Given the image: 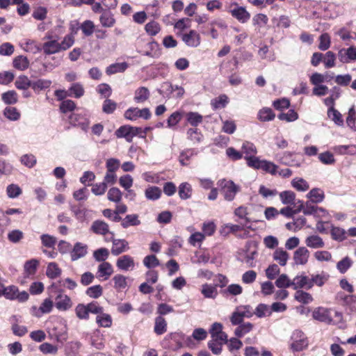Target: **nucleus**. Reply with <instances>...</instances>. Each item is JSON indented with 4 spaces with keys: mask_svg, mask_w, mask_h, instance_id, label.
Listing matches in <instances>:
<instances>
[{
    "mask_svg": "<svg viewBox=\"0 0 356 356\" xmlns=\"http://www.w3.org/2000/svg\"><path fill=\"white\" fill-rule=\"evenodd\" d=\"M74 43V37L72 34L66 35L61 42L58 40L46 41L42 46V51L46 55L54 54L70 49Z\"/></svg>",
    "mask_w": 356,
    "mask_h": 356,
    "instance_id": "nucleus-1",
    "label": "nucleus"
},
{
    "mask_svg": "<svg viewBox=\"0 0 356 356\" xmlns=\"http://www.w3.org/2000/svg\"><path fill=\"white\" fill-rule=\"evenodd\" d=\"M217 184L220 193L227 201H232L240 190V187L231 180L220 179Z\"/></svg>",
    "mask_w": 356,
    "mask_h": 356,
    "instance_id": "nucleus-2",
    "label": "nucleus"
},
{
    "mask_svg": "<svg viewBox=\"0 0 356 356\" xmlns=\"http://www.w3.org/2000/svg\"><path fill=\"white\" fill-rule=\"evenodd\" d=\"M70 123L74 127H78L83 131H87L90 125V118L87 111L77 110L69 117Z\"/></svg>",
    "mask_w": 356,
    "mask_h": 356,
    "instance_id": "nucleus-3",
    "label": "nucleus"
},
{
    "mask_svg": "<svg viewBox=\"0 0 356 356\" xmlns=\"http://www.w3.org/2000/svg\"><path fill=\"white\" fill-rule=\"evenodd\" d=\"M291 340L290 348L293 352H300L308 347L307 337L301 330H294L291 334Z\"/></svg>",
    "mask_w": 356,
    "mask_h": 356,
    "instance_id": "nucleus-4",
    "label": "nucleus"
},
{
    "mask_svg": "<svg viewBox=\"0 0 356 356\" xmlns=\"http://www.w3.org/2000/svg\"><path fill=\"white\" fill-rule=\"evenodd\" d=\"M73 305L71 298L66 294L58 291V295L55 298V307L60 312H65L72 308Z\"/></svg>",
    "mask_w": 356,
    "mask_h": 356,
    "instance_id": "nucleus-5",
    "label": "nucleus"
},
{
    "mask_svg": "<svg viewBox=\"0 0 356 356\" xmlns=\"http://www.w3.org/2000/svg\"><path fill=\"white\" fill-rule=\"evenodd\" d=\"M211 339L220 341L221 343H227V334L222 331V325L220 323H214L209 330Z\"/></svg>",
    "mask_w": 356,
    "mask_h": 356,
    "instance_id": "nucleus-6",
    "label": "nucleus"
},
{
    "mask_svg": "<svg viewBox=\"0 0 356 356\" xmlns=\"http://www.w3.org/2000/svg\"><path fill=\"white\" fill-rule=\"evenodd\" d=\"M309 251L305 247H300L293 252V261L296 265H305L309 258Z\"/></svg>",
    "mask_w": 356,
    "mask_h": 356,
    "instance_id": "nucleus-7",
    "label": "nucleus"
},
{
    "mask_svg": "<svg viewBox=\"0 0 356 356\" xmlns=\"http://www.w3.org/2000/svg\"><path fill=\"white\" fill-rule=\"evenodd\" d=\"M232 16L241 23H246L250 18V13L245 7L236 6L230 10Z\"/></svg>",
    "mask_w": 356,
    "mask_h": 356,
    "instance_id": "nucleus-8",
    "label": "nucleus"
},
{
    "mask_svg": "<svg viewBox=\"0 0 356 356\" xmlns=\"http://www.w3.org/2000/svg\"><path fill=\"white\" fill-rule=\"evenodd\" d=\"M331 312L330 309L324 307H318L313 312L312 316L314 319L321 322L331 323L332 321Z\"/></svg>",
    "mask_w": 356,
    "mask_h": 356,
    "instance_id": "nucleus-9",
    "label": "nucleus"
},
{
    "mask_svg": "<svg viewBox=\"0 0 356 356\" xmlns=\"http://www.w3.org/2000/svg\"><path fill=\"white\" fill-rule=\"evenodd\" d=\"M181 38L186 45L191 47H196L200 44V35L194 30H191L189 33L183 34Z\"/></svg>",
    "mask_w": 356,
    "mask_h": 356,
    "instance_id": "nucleus-10",
    "label": "nucleus"
},
{
    "mask_svg": "<svg viewBox=\"0 0 356 356\" xmlns=\"http://www.w3.org/2000/svg\"><path fill=\"white\" fill-rule=\"evenodd\" d=\"M116 266L120 270L128 271L134 268L135 263L131 256L126 254L118 259Z\"/></svg>",
    "mask_w": 356,
    "mask_h": 356,
    "instance_id": "nucleus-11",
    "label": "nucleus"
},
{
    "mask_svg": "<svg viewBox=\"0 0 356 356\" xmlns=\"http://www.w3.org/2000/svg\"><path fill=\"white\" fill-rule=\"evenodd\" d=\"M54 302L51 298H46L43 300L39 308L35 306L32 307L33 314L40 316L43 314H49L52 311Z\"/></svg>",
    "mask_w": 356,
    "mask_h": 356,
    "instance_id": "nucleus-12",
    "label": "nucleus"
},
{
    "mask_svg": "<svg viewBox=\"0 0 356 356\" xmlns=\"http://www.w3.org/2000/svg\"><path fill=\"white\" fill-rule=\"evenodd\" d=\"M113 273L112 265L108 262H102L98 266L97 277L99 280H107Z\"/></svg>",
    "mask_w": 356,
    "mask_h": 356,
    "instance_id": "nucleus-13",
    "label": "nucleus"
},
{
    "mask_svg": "<svg viewBox=\"0 0 356 356\" xmlns=\"http://www.w3.org/2000/svg\"><path fill=\"white\" fill-rule=\"evenodd\" d=\"M87 249L86 245L80 242L76 243L70 252L72 261H76L85 257L88 252Z\"/></svg>",
    "mask_w": 356,
    "mask_h": 356,
    "instance_id": "nucleus-14",
    "label": "nucleus"
},
{
    "mask_svg": "<svg viewBox=\"0 0 356 356\" xmlns=\"http://www.w3.org/2000/svg\"><path fill=\"white\" fill-rule=\"evenodd\" d=\"M112 243L111 253L115 256L126 252L129 248L128 242L124 239L113 238Z\"/></svg>",
    "mask_w": 356,
    "mask_h": 356,
    "instance_id": "nucleus-15",
    "label": "nucleus"
},
{
    "mask_svg": "<svg viewBox=\"0 0 356 356\" xmlns=\"http://www.w3.org/2000/svg\"><path fill=\"white\" fill-rule=\"evenodd\" d=\"M292 287L293 289L305 288L310 289L312 283L310 279L306 275H297L292 280Z\"/></svg>",
    "mask_w": 356,
    "mask_h": 356,
    "instance_id": "nucleus-16",
    "label": "nucleus"
},
{
    "mask_svg": "<svg viewBox=\"0 0 356 356\" xmlns=\"http://www.w3.org/2000/svg\"><path fill=\"white\" fill-rule=\"evenodd\" d=\"M99 22L103 27L111 28L115 24V19L112 12L108 9H106L101 14Z\"/></svg>",
    "mask_w": 356,
    "mask_h": 356,
    "instance_id": "nucleus-17",
    "label": "nucleus"
},
{
    "mask_svg": "<svg viewBox=\"0 0 356 356\" xmlns=\"http://www.w3.org/2000/svg\"><path fill=\"white\" fill-rule=\"evenodd\" d=\"M273 258L281 266H284L286 265L289 259V254L283 248H279L274 251L273 254Z\"/></svg>",
    "mask_w": 356,
    "mask_h": 356,
    "instance_id": "nucleus-18",
    "label": "nucleus"
},
{
    "mask_svg": "<svg viewBox=\"0 0 356 356\" xmlns=\"http://www.w3.org/2000/svg\"><path fill=\"white\" fill-rule=\"evenodd\" d=\"M90 229L96 234L105 235L109 233V226L104 221L95 220L90 227Z\"/></svg>",
    "mask_w": 356,
    "mask_h": 356,
    "instance_id": "nucleus-19",
    "label": "nucleus"
},
{
    "mask_svg": "<svg viewBox=\"0 0 356 356\" xmlns=\"http://www.w3.org/2000/svg\"><path fill=\"white\" fill-rule=\"evenodd\" d=\"M67 90L69 92V97H74L76 99L82 97L85 93L83 86L79 82L72 83Z\"/></svg>",
    "mask_w": 356,
    "mask_h": 356,
    "instance_id": "nucleus-20",
    "label": "nucleus"
},
{
    "mask_svg": "<svg viewBox=\"0 0 356 356\" xmlns=\"http://www.w3.org/2000/svg\"><path fill=\"white\" fill-rule=\"evenodd\" d=\"M131 130H133L131 126L124 125L118 128L115 134L117 138H124L127 142L131 143L133 140V133Z\"/></svg>",
    "mask_w": 356,
    "mask_h": 356,
    "instance_id": "nucleus-21",
    "label": "nucleus"
},
{
    "mask_svg": "<svg viewBox=\"0 0 356 356\" xmlns=\"http://www.w3.org/2000/svg\"><path fill=\"white\" fill-rule=\"evenodd\" d=\"M149 96L150 92L148 88L141 86L136 90L134 99L138 104H143L149 99Z\"/></svg>",
    "mask_w": 356,
    "mask_h": 356,
    "instance_id": "nucleus-22",
    "label": "nucleus"
},
{
    "mask_svg": "<svg viewBox=\"0 0 356 356\" xmlns=\"http://www.w3.org/2000/svg\"><path fill=\"white\" fill-rule=\"evenodd\" d=\"M305 244L307 247L314 249L321 248L325 245L322 238L318 235H312L307 237Z\"/></svg>",
    "mask_w": 356,
    "mask_h": 356,
    "instance_id": "nucleus-23",
    "label": "nucleus"
},
{
    "mask_svg": "<svg viewBox=\"0 0 356 356\" xmlns=\"http://www.w3.org/2000/svg\"><path fill=\"white\" fill-rule=\"evenodd\" d=\"M201 293L205 298L215 299L218 296L216 286L209 284L202 285Z\"/></svg>",
    "mask_w": 356,
    "mask_h": 356,
    "instance_id": "nucleus-24",
    "label": "nucleus"
},
{
    "mask_svg": "<svg viewBox=\"0 0 356 356\" xmlns=\"http://www.w3.org/2000/svg\"><path fill=\"white\" fill-rule=\"evenodd\" d=\"M307 197L310 199L312 202L320 203L323 201L325 198L324 192L318 188H312L307 195Z\"/></svg>",
    "mask_w": 356,
    "mask_h": 356,
    "instance_id": "nucleus-25",
    "label": "nucleus"
},
{
    "mask_svg": "<svg viewBox=\"0 0 356 356\" xmlns=\"http://www.w3.org/2000/svg\"><path fill=\"white\" fill-rule=\"evenodd\" d=\"M39 261L35 259L28 260L25 262L24 266V270L26 277L33 275L38 267Z\"/></svg>",
    "mask_w": 356,
    "mask_h": 356,
    "instance_id": "nucleus-26",
    "label": "nucleus"
},
{
    "mask_svg": "<svg viewBox=\"0 0 356 356\" xmlns=\"http://www.w3.org/2000/svg\"><path fill=\"white\" fill-rule=\"evenodd\" d=\"M178 194L181 200H188L192 195V187L188 182L181 183L178 188Z\"/></svg>",
    "mask_w": 356,
    "mask_h": 356,
    "instance_id": "nucleus-27",
    "label": "nucleus"
},
{
    "mask_svg": "<svg viewBox=\"0 0 356 356\" xmlns=\"http://www.w3.org/2000/svg\"><path fill=\"white\" fill-rule=\"evenodd\" d=\"M127 67L128 64L125 62L116 63L108 66L106 67V72L108 75H111L119 72H123Z\"/></svg>",
    "mask_w": 356,
    "mask_h": 356,
    "instance_id": "nucleus-28",
    "label": "nucleus"
},
{
    "mask_svg": "<svg viewBox=\"0 0 356 356\" xmlns=\"http://www.w3.org/2000/svg\"><path fill=\"white\" fill-rule=\"evenodd\" d=\"M268 22V18L266 15L258 13L252 17V24L255 26L256 31L259 32L260 29L266 26Z\"/></svg>",
    "mask_w": 356,
    "mask_h": 356,
    "instance_id": "nucleus-29",
    "label": "nucleus"
},
{
    "mask_svg": "<svg viewBox=\"0 0 356 356\" xmlns=\"http://www.w3.org/2000/svg\"><path fill=\"white\" fill-rule=\"evenodd\" d=\"M154 331L158 335H161L167 331V322L164 318L159 316L155 318Z\"/></svg>",
    "mask_w": 356,
    "mask_h": 356,
    "instance_id": "nucleus-30",
    "label": "nucleus"
},
{
    "mask_svg": "<svg viewBox=\"0 0 356 356\" xmlns=\"http://www.w3.org/2000/svg\"><path fill=\"white\" fill-rule=\"evenodd\" d=\"M145 197L152 201H155L160 198L161 190L158 186H149L145 191Z\"/></svg>",
    "mask_w": 356,
    "mask_h": 356,
    "instance_id": "nucleus-31",
    "label": "nucleus"
},
{
    "mask_svg": "<svg viewBox=\"0 0 356 356\" xmlns=\"http://www.w3.org/2000/svg\"><path fill=\"white\" fill-rule=\"evenodd\" d=\"M140 224L137 214H129L122 219L121 225L123 228H127L130 226H137Z\"/></svg>",
    "mask_w": 356,
    "mask_h": 356,
    "instance_id": "nucleus-32",
    "label": "nucleus"
},
{
    "mask_svg": "<svg viewBox=\"0 0 356 356\" xmlns=\"http://www.w3.org/2000/svg\"><path fill=\"white\" fill-rule=\"evenodd\" d=\"M113 287L118 291L124 289L127 286V278L120 274H117L113 277Z\"/></svg>",
    "mask_w": 356,
    "mask_h": 356,
    "instance_id": "nucleus-33",
    "label": "nucleus"
},
{
    "mask_svg": "<svg viewBox=\"0 0 356 356\" xmlns=\"http://www.w3.org/2000/svg\"><path fill=\"white\" fill-rule=\"evenodd\" d=\"M327 115L337 126L342 127L343 125L342 115L334 108H328Z\"/></svg>",
    "mask_w": 356,
    "mask_h": 356,
    "instance_id": "nucleus-34",
    "label": "nucleus"
},
{
    "mask_svg": "<svg viewBox=\"0 0 356 356\" xmlns=\"http://www.w3.org/2000/svg\"><path fill=\"white\" fill-rule=\"evenodd\" d=\"M51 81L48 79H38L32 81L31 88L36 92H39L42 90L47 89L50 87Z\"/></svg>",
    "mask_w": 356,
    "mask_h": 356,
    "instance_id": "nucleus-35",
    "label": "nucleus"
},
{
    "mask_svg": "<svg viewBox=\"0 0 356 356\" xmlns=\"http://www.w3.org/2000/svg\"><path fill=\"white\" fill-rule=\"evenodd\" d=\"M229 102L228 97L223 94L220 95L218 97L213 99L211 102V104L214 109H219L225 108Z\"/></svg>",
    "mask_w": 356,
    "mask_h": 356,
    "instance_id": "nucleus-36",
    "label": "nucleus"
},
{
    "mask_svg": "<svg viewBox=\"0 0 356 356\" xmlns=\"http://www.w3.org/2000/svg\"><path fill=\"white\" fill-rule=\"evenodd\" d=\"M29 61L26 56H18L13 60V66L19 70H24L29 67Z\"/></svg>",
    "mask_w": 356,
    "mask_h": 356,
    "instance_id": "nucleus-37",
    "label": "nucleus"
},
{
    "mask_svg": "<svg viewBox=\"0 0 356 356\" xmlns=\"http://www.w3.org/2000/svg\"><path fill=\"white\" fill-rule=\"evenodd\" d=\"M253 328L251 323L247 322L239 325L234 330V334L238 337H242L245 334L249 333Z\"/></svg>",
    "mask_w": 356,
    "mask_h": 356,
    "instance_id": "nucleus-38",
    "label": "nucleus"
},
{
    "mask_svg": "<svg viewBox=\"0 0 356 356\" xmlns=\"http://www.w3.org/2000/svg\"><path fill=\"white\" fill-rule=\"evenodd\" d=\"M295 299L299 302L309 304L313 301L312 295L302 290H298L294 296Z\"/></svg>",
    "mask_w": 356,
    "mask_h": 356,
    "instance_id": "nucleus-39",
    "label": "nucleus"
},
{
    "mask_svg": "<svg viewBox=\"0 0 356 356\" xmlns=\"http://www.w3.org/2000/svg\"><path fill=\"white\" fill-rule=\"evenodd\" d=\"M328 278H329V275L324 272H322L320 274L312 275V278L310 279V282L312 283V287L314 284H316L318 286H323L325 283V282L328 280Z\"/></svg>",
    "mask_w": 356,
    "mask_h": 356,
    "instance_id": "nucleus-40",
    "label": "nucleus"
},
{
    "mask_svg": "<svg viewBox=\"0 0 356 356\" xmlns=\"http://www.w3.org/2000/svg\"><path fill=\"white\" fill-rule=\"evenodd\" d=\"M254 312L258 318H264L271 315L270 306L263 303L259 304Z\"/></svg>",
    "mask_w": 356,
    "mask_h": 356,
    "instance_id": "nucleus-41",
    "label": "nucleus"
},
{
    "mask_svg": "<svg viewBox=\"0 0 356 356\" xmlns=\"http://www.w3.org/2000/svg\"><path fill=\"white\" fill-rule=\"evenodd\" d=\"M46 274L48 277L55 279L61 274V270L56 263L51 262L47 266Z\"/></svg>",
    "mask_w": 356,
    "mask_h": 356,
    "instance_id": "nucleus-42",
    "label": "nucleus"
},
{
    "mask_svg": "<svg viewBox=\"0 0 356 356\" xmlns=\"http://www.w3.org/2000/svg\"><path fill=\"white\" fill-rule=\"evenodd\" d=\"M122 195V192L116 187L110 188L107 193L108 200L115 203H119L121 201Z\"/></svg>",
    "mask_w": 356,
    "mask_h": 356,
    "instance_id": "nucleus-43",
    "label": "nucleus"
},
{
    "mask_svg": "<svg viewBox=\"0 0 356 356\" xmlns=\"http://www.w3.org/2000/svg\"><path fill=\"white\" fill-rule=\"evenodd\" d=\"M1 99L6 104H14L17 102V94L15 90H9L2 94Z\"/></svg>",
    "mask_w": 356,
    "mask_h": 356,
    "instance_id": "nucleus-44",
    "label": "nucleus"
},
{
    "mask_svg": "<svg viewBox=\"0 0 356 356\" xmlns=\"http://www.w3.org/2000/svg\"><path fill=\"white\" fill-rule=\"evenodd\" d=\"M234 214L241 220V222L246 223L248 225L251 222L250 219L248 217V209L245 207L241 206L236 208L234 211Z\"/></svg>",
    "mask_w": 356,
    "mask_h": 356,
    "instance_id": "nucleus-45",
    "label": "nucleus"
},
{
    "mask_svg": "<svg viewBox=\"0 0 356 356\" xmlns=\"http://www.w3.org/2000/svg\"><path fill=\"white\" fill-rule=\"evenodd\" d=\"M32 81L26 76H21L15 81V87L19 90H26L29 87L31 88Z\"/></svg>",
    "mask_w": 356,
    "mask_h": 356,
    "instance_id": "nucleus-46",
    "label": "nucleus"
},
{
    "mask_svg": "<svg viewBox=\"0 0 356 356\" xmlns=\"http://www.w3.org/2000/svg\"><path fill=\"white\" fill-rule=\"evenodd\" d=\"M145 30L149 35L154 36L161 31V26L157 22L153 20L145 25Z\"/></svg>",
    "mask_w": 356,
    "mask_h": 356,
    "instance_id": "nucleus-47",
    "label": "nucleus"
},
{
    "mask_svg": "<svg viewBox=\"0 0 356 356\" xmlns=\"http://www.w3.org/2000/svg\"><path fill=\"white\" fill-rule=\"evenodd\" d=\"M96 322L101 327H109L112 324V319L109 314H104L103 312L97 316Z\"/></svg>",
    "mask_w": 356,
    "mask_h": 356,
    "instance_id": "nucleus-48",
    "label": "nucleus"
},
{
    "mask_svg": "<svg viewBox=\"0 0 356 356\" xmlns=\"http://www.w3.org/2000/svg\"><path fill=\"white\" fill-rule=\"evenodd\" d=\"M275 114L270 108H264L259 111L258 118L261 121H270L275 118Z\"/></svg>",
    "mask_w": 356,
    "mask_h": 356,
    "instance_id": "nucleus-49",
    "label": "nucleus"
},
{
    "mask_svg": "<svg viewBox=\"0 0 356 356\" xmlns=\"http://www.w3.org/2000/svg\"><path fill=\"white\" fill-rule=\"evenodd\" d=\"M202 120L203 117L197 112H189L186 114V120L192 126H197Z\"/></svg>",
    "mask_w": 356,
    "mask_h": 356,
    "instance_id": "nucleus-50",
    "label": "nucleus"
},
{
    "mask_svg": "<svg viewBox=\"0 0 356 356\" xmlns=\"http://www.w3.org/2000/svg\"><path fill=\"white\" fill-rule=\"evenodd\" d=\"M280 197L284 204L294 203L296 194L291 191H285L280 193Z\"/></svg>",
    "mask_w": 356,
    "mask_h": 356,
    "instance_id": "nucleus-51",
    "label": "nucleus"
},
{
    "mask_svg": "<svg viewBox=\"0 0 356 356\" xmlns=\"http://www.w3.org/2000/svg\"><path fill=\"white\" fill-rule=\"evenodd\" d=\"M86 293L92 298H98L103 293V288L101 285H94L86 289Z\"/></svg>",
    "mask_w": 356,
    "mask_h": 356,
    "instance_id": "nucleus-52",
    "label": "nucleus"
},
{
    "mask_svg": "<svg viewBox=\"0 0 356 356\" xmlns=\"http://www.w3.org/2000/svg\"><path fill=\"white\" fill-rule=\"evenodd\" d=\"M40 239L42 244L49 248H54L55 245L57 243V239L55 236L44 234L40 236Z\"/></svg>",
    "mask_w": 356,
    "mask_h": 356,
    "instance_id": "nucleus-53",
    "label": "nucleus"
},
{
    "mask_svg": "<svg viewBox=\"0 0 356 356\" xmlns=\"http://www.w3.org/2000/svg\"><path fill=\"white\" fill-rule=\"evenodd\" d=\"M314 202L312 201H307L305 203L304 214L305 215H314L317 213L318 211L324 212L325 209L321 207H318L314 204Z\"/></svg>",
    "mask_w": 356,
    "mask_h": 356,
    "instance_id": "nucleus-54",
    "label": "nucleus"
},
{
    "mask_svg": "<svg viewBox=\"0 0 356 356\" xmlns=\"http://www.w3.org/2000/svg\"><path fill=\"white\" fill-rule=\"evenodd\" d=\"M95 24L91 20H86L81 25V29L86 36H90L95 31Z\"/></svg>",
    "mask_w": 356,
    "mask_h": 356,
    "instance_id": "nucleus-55",
    "label": "nucleus"
},
{
    "mask_svg": "<svg viewBox=\"0 0 356 356\" xmlns=\"http://www.w3.org/2000/svg\"><path fill=\"white\" fill-rule=\"evenodd\" d=\"M292 186L299 191H306L309 189V185L302 178H295L291 181Z\"/></svg>",
    "mask_w": 356,
    "mask_h": 356,
    "instance_id": "nucleus-56",
    "label": "nucleus"
},
{
    "mask_svg": "<svg viewBox=\"0 0 356 356\" xmlns=\"http://www.w3.org/2000/svg\"><path fill=\"white\" fill-rule=\"evenodd\" d=\"M23 49L27 51L31 52L32 54H37L39 51H42V47H40L35 40H28L24 43Z\"/></svg>",
    "mask_w": 356,
    "mask_h": 356,
    "instance_id": "nucleus-57",
    "label": "nucleus"
},
{
    "mask_svg": "<svg viewBox=\"0 0 356 356\" xmlns=\"http://www.w3.org/2000/svg\"><path fill=\"white\" fill-rule=\"evenodd\" d=\"M242 152L245 154V159H247L248 156H254L257 154V148L253 143L245 141L243 143Z\"/></svg>",
    "mask_w": 356,
    "mask_h": 356,
    "instance_id": "nucleus-58",
    "label": "nucleus"
},
{
    "mask_svg": "<svg viewBox=\"0 0 356 356\" xmlns=\"http://www.w3.org/2000/svg\"><path fill=\"white\" fill-rule=\"evenodd\" d=\"M75 313L79 319L87 320L89 318L87 305L79 304L75 308Z\"/></svg>",
    "mask_w": 356,
    "mask_h": 356,
    "instance_id": "nucleus-59",
    "label": "nucleus"
},
{
    "mask_svg": "<svg viewBox=\"0 0 356 356\" xmlns=\"http://www.w3.org/2000/svg\"><path fill=\"white\" fill-rule=\"evenodd\" d=\"M275 285L280 289L292 286V280L286 274H282L275 281Z\"/></svg>",
    "mask_w": 356,
    "mask_h": 356,
    "instance_id": "nucleus-60",
    "label": "nucleus"
},
{
    "mask_svg": "<svg viewBox=\"0 0 356 356\" xmlns=\"http://www.w3.org/2000/svg\"><path fill=\"white\" fill-rule=\"evenodd\" d=\"M335 60L336 56L335 54L331 51H327L325 55H323V62L324 63L325 67L326 68H331L335 66Z\"/></svg>",
    "mask_w": 356,
    "mask_h": 356,
    "instance_id": "nucleus-61",
    "label": "nucleus"
},
{
    "mask_svg": "<svg viewBox=\"0 0 356 356\" xmlns=\"http://www.w3.org/2000/svg\"><path fill=\"white\" fill-rule=\"evenodd\" d=\"M331 236L334 240L342 241L346 238V231L341 227H332Z\"/></svg>",
    "mask_w": 356,
    "mask_h": 356,
    "instance_id": "nucleus-62",
    "label": "nucleus"
},
{
    "mask_svg": "<svg viewBox=\"0 0 356 356\" xmlns=\"http://www.w3.org/2000/svg\"><path fill=\"white\" fill-rule=\"evenodd\" d=\"M47 15V9L43 6H38L35 8L32 13V16L35 19L44 20Z\"/></svg>",
    "mask_w": 356,
    "mask_h": 356,
    "instance_id": "nucleus-63",
    "label": "nucleus"
},
{
    "mask_svg": "<svg viewBox=\"0 0 356 356\" xmlns=\"http://www.w3.org/2000/svg\"><path fill=\"white\" fill-rule=\"evenodd\" d=\"M3 114L8 119L15 121L20 117V113L15 107H6L4 109Z\"/></svg>",
    "mask_w": 356,
    "mask_h": 356,
    "instance_id": "nucleus-64",
    "label": "nucleus"
}]
</instances>
